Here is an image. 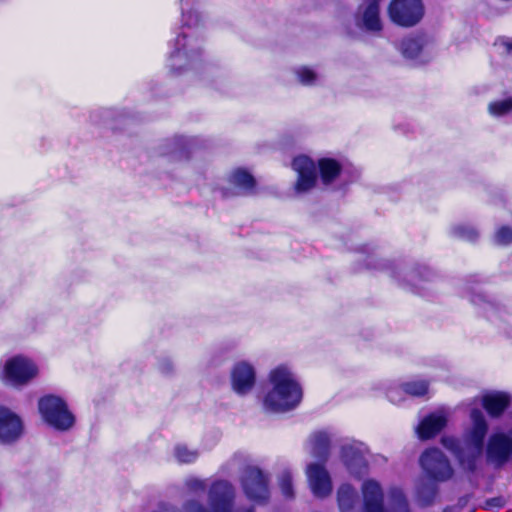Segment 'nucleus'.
Wrapping results in <instances>:
<instances>
[{
    "label": "nucleus",
    "mask_w": 512,
    "mask_h": 512,
    "mask_svg": "<svg viewBox=\"0 0 512 512\" xmlns=\"http://www.w3.org/2000/svg\"><path fill=\"white\" fill-rule=\"evenodd\" d=\"M471 427L465 432L462 441L453 437L442 438L443 446L451 451L466 470L475 468L476 460L482 455L483 441L488 424L482 411L473 409L470 413Z\"/></svg>",
    "instance_id": "obj_1"
},
{
    "label": "nucleus",
    "mask_w": 512,
    "mask_h": 512,
    "mask_svg": "<svg viewBox=\"0 0 512 512\" xmlns=\"http://www.w3.org/2000/svg\"><path fill=\"white\" fill-rule=\"evenodd\" d=\"M269 385L263 402L268 411L286 412L294 409L302 400V388L286 365H279L270 371Z\"/></svg>",
    "instance_id": "obj_2"
},
{
    "label": "nucleus",
    "mask_w": 512,
    "mask_h": 512,
    "mask_svg": "<svg viewBox=\"0 0 512 512\" xmlns=\"http://www.w3.org/2000/svg\"><path fill=\"white\" fill-rule=\"evenodd\" d=\"M41 419L58 431H67L74 426L75 417L66 401L60 396L48 394L38 400Z\"/></svg>",
    "instance_id": "obj_3"
},
{
    "label": "nucleus",
    "mask_w": 512,
    "mask_h": 512,
    "mask_svg": "<svg viewBox=\"0 0 512 512\" xmlns=\"http://www.w3.org/2000/svg\"><path fill=\"white\" fill-rule=\"evenodd\" d=\"M39 374L38 365L24 355H15L6 359L0 372L1 380L13 387H23Z\"/></svg>",
    "instance_id": "obj_4"
},
{
    "label": "nucleus",
    "mask_w": 512,
    "mask_h": 512,
    "mask_svg": "<svg viewBox=\"0 0 512 512\" xmlns=\"http://www.w3.org/2000/svg\"><path fill=\"white\" fill-rule=\"evenodd\" d=\"M390 20L402 27H412L424 16L421 0H392L388 6Z\"/></svg>",
    "instance_id": "obj_5"
},
{
    "label": "nucleus",
    "mask_w": 512,
    "mask_h": 512,
    "mask_svg": "<svg viewBox=\"0 0 512 512\" xmlns=\"http://www.w3.org/2000/svg\"><path fill=\"white\" fill-rule=\"evenodd\" d=\"M241 486L247 498L254 502L265 503L269 499V475L256 466L245 470L241 478Z\"/></svg>",
    "instance_id": "obj_6"
},
{
    "label": "nucleus",
    "mask_w": 512,
    "mask_h": 512,
    "mask_svg": "<svg viewBox=\"0 0 512 512\" xmlns=\"http://www.w3.org/2000/svg\"><path fill=\"white\" fill-rule=\"evenodd\" d=\"M400 54L416 64L428 63L434 56L433 45L424 35H412L403 38L397 46Z\"/></svg>",
    "instance_id": "obj_7"
},
{
    "label": "nucleus",
    "mask_w": 512,
    "mask_h": 512,
    "mask_svg": "<svg viewBox=\"0 0 512 512\" xmlns=\"http://www.w3.org/2000/svg\"><path fill=\"white\" fill-rule=\"evenodd\" d=\"M420 465L433 480L444 482L453 476V469L443 452L437 448L427 449L420 457Z\"/></svg>",
    "instance_id": "obj_8"
},
{
    "label": "nucleus",
    "mask_w": 512,
    "mask_h": 512,
    "mask_svg": "<svg viewBox=\"0 0 512 512\" xmlns=\"http://www.w3.org/2000/svg\"><path fill=\"white\" fill-rule=\"evenodd\" d=\"M201 55V47L195 39H187V35L177 37L175 48L169 57V67L181 70L197 61Z\"/></svg>",
    "instance_id": "obj_9"
},
{
    "label": "nucleus",
    "mask_w": 512,
    "mask_h": 512,
    "mask_svg": "<svg viewBox=\"0 0 512 512\" xmlns=\"http://www.w3.org/2000/svg\"><path fill=\"white\" fill-rule=\"evenodd\" d=\"M292 169L297 173L294 191L304 194L311 191L317 182V169L314 161L306 155H299L293 159Z\"/></svg>",
    "instance_id": "obj_10"
},
{
    "label": "nucleus",
    "mask_w": 512,
    "mask_h": 512,
    "mask_svg": "<svg viewBox=\"0 0 512 512\" xmlns=\"http://www.w3.org/2000/svg\"><path fill=\"white\" fill-rule=\"evenodd\" d=\"M367 452L366 446L360 442H350L342 446L341 460L351 475L361 477L367 473Z\"/></svg>",
    "instance_id": "obj_11"
},
{
    "label": "nucleus",
    "mask_w": 512,
    "mask_h": 512,
    "mask_svg": "<svg viewBox=\"0 0 512 512\" xmlns=\"http://www.w3.org/2000/svg\"><path fill=\"white\" fill-rule=\"evenodd\" d=\"M305 474L312 494L318 498H325L332 492V479L324 462H312L306 466Z\"/></svg>",
    "instance_id": "obj_12"
},
{
    "label": "nucleus",
    "mask_w": 512,
    "mask_h": 512,
    "mask_svg": "<svg viewBox=\"0 0 512 512\" xmlns=\"http://www.w3.org/2000/svg\"><path fill=\"white\" fill-rule=\"evenodd\" d=\"M232 390L240 396L249 394L256 384L255 367L247 361L234 364L230 372Z\"/></svg>",
    "instance_id": "obj_13"
},
{
    "label": "nucleus",
    "mask_w": 512,
    "mask_h": 512,
    "mask_svg": "<svg viewBox=\"0 0 512 512\" xmlns=\"http://www.w3.org/2000/svg\"><path fill=\"white\" fill-rule=\"evenodd\" d=\"M355 24L367 32L380 33L383 30V22L379 3L376 0H363L355 14Z\"/></svg>",
    "instance_id": "obj_14"
},
{
    "label": "nucleus",
    "mask_w": 512,
    "mask_h": 512,
    "mask_svg": "<svg viewBox=\"0 0 512 512\" xmlns=\"http://www.w3.org/2000/svg\"><path fill=\"white\" fill-rule=\"evenodd\" d=\"M24 432L21 418L10 409L0 406V442L11 444L17 441Z\"/></svg>",
    "instance_id": "obj_15"
},
{
    "label": "nucleus",
    "mask_w": 512,
    "mask_h": 512,
    "mask_svg": "<svg viewBox=\"0 0 512 512\" xmlns=\"http://www.w3.org/2000/svg\"><path fill=\"white\" fill-rule=\"evenodd\" d=\"M512 456V438L505 432H494L488 439L487 457L498 465L506 463Z\"/></svg>",
    "instance_id": "obj_16"
},
{
    "label": "nucleus",
    "mask_w": 512,
    "mask_h": 512,
    "mask_svg": "<svg viewBox=\"0 0 512 512\" xmlns=\"http://www.w3.org/2000/svg\"><path fill=\"white\" fill-rule=\"evenodd\" d=\"M363 512H381L384 507V491L375 479H366L361 485Z\"/></svg>",
    "instance_id": "obj_17"
},
{
    "label": "nucleus",
    "mask_w": 512,
    "mask_h": 512,
    "mask_svg": "<svg viewBox=\"0 0 512 512\" xmlns=\"http://www.w3.org/2000/svg\"><path fill=\"white\" fill-rule=\"evenodd\" d=\"M447 418L448 413L443 409L426 416L417 427L419 438L429 439L438 434L446 426Z\"/></svg>",
    "instance_id": "obj_18"
},
{
    "label": "nucleus",
    "mask_w": 512,
    "mask_h": 512,
    "mask_svg": "<svg viewBox=\"0 0 512 512\" xmlns=\"http://www.w3.org/2000/svg\"><path fill=\"white\" fill-rule=\"evenodd\" d=\"M331 435L327 431H316L307 441V450L311 456L325 462L328 459Z\"/></svg>",
    "instance_id": "obj_19"
},
{
    "label": "nucleus",
    "mask_w": 512,
    "mask_h": 512,
    "mask_svg": "<svg viewBox=\"0 0 512 512\" xmlns=\"http://www.w3.org/2000/svg\"><path fill=\"white\" fill-rule=\"evenodd\" d=\"M510 395L505 392H490L482 397V405L491 417H499L510 405Z\"/></svg>",
    "instance_id": "obj_20"
},
{
    "label": "nucleus",
    "mask_w": 512,
    "mask_h": 512,
    "mask_svg": "<svg viewBox=\"0 0 512 512\" xmlns=\"http://www.w3.org/2000/svg\"><path fill=\"white\" fill-rule=\"evenodd\" d=\"M204 0H180L182 21L187 27H197L203 21L200 8Z\"/></svg>",
    "instance_id": "obj_21"
},
{
    "label": "nucleus",
    "mask_w": 512,
    "mask_h": 512,
    "mask_svg": "<svg viewBox=\"0 0 512 512\" xmlns=\"http://www.w3.org/2000/svg\"><path fill=\"white\" fill-rule=\"evenodd\" d=\"M381 512H412L409 501L401 488L392 487L388 491V506Z\"/></svg>",
    "instance_id": "obj_22"
},
{
    "label": "nucleus",
    "mask_w": 512,
    "mask_h": 512,
    "mask_svg": "<svg viewBox=\"0 0 512 512\" xmlns=\"http://www.w3.org/2000/svg\"><path fill=\"white\" fill-rule=\"evenodd\" d=\"M229 182L237 190L236 193H251L255 187V179L245 170L237 169L229 176Z\"/></svg>",
    "instance_id": "obj_23"
},
{
    "label": "nucleus",
    "mask_w": 512,
    "mask_h": 512,
    "mask_svg": "<svg viewBox=\"0 0 512 512\" xmlns=\"http://www.w3.org/2000/svg\"><path fill=\"white\" fill-rule=\"evenodd\" d=\"M318 169L321 181L325 185H328L332 183L340 174L341 165L335 159L322 158L318 161Z\"/></svg>",
    "instance_id": "obj_24"
},
{
    "label": "nucleus",
    "mask_w": 512,
    "mask_h": 512,
    "mask_svg": "<svg viewBox=\"0 0 512 512\" xmlns=\"http://www.w3.org/2000/svg\"><path fill=\"white\" fill-rule=\"evenodd\" d=\"M278 487L286 499L295 497L294 475L289 468L283 469L277 477Z\"/></svg>",
    "instance_id": "obj_25"
},
{
    "label": "nucleus",
    "mask_w": 512,
    "mask_h": 512,
    "mask_svg": "<svg viewBox=\"0 0 512 512\" xmlns=\"http://www.w3.org/2000/svg\"><path fill=\"white\" fill-rule=\"evenodd\" d=\"M200 453L197 449L190 448L186 444H177L174 447V457L182 464H190L195 462Z\"/></svg>",
    "instance_id": "obj_26"
},
{
    "label": "nucleus",
    "mask_w": 512,
    "mask_h": 512,
    "mask_svg": "<svg viewBox=\"0 0 512 512\" xmlns=\"http://www.w3.org/2000/svg\"><path fill=\"white\" fill-rule=\"evenodd\" d=\"M295 75L299 83L305 86H314L319 83L321 75L314 69L301 66L295 69Z\"/></svg>",
    "instance_id": "obj_27"
},
{
    "label": "nucleus",
    "mask_w": 512,
    "mask_h": 512,
    "mask_svg": "<svg viewBox=\"0 0 512 512\" xmlns=\"http://www.w3.org/2000/svg\"><path fill=\"white\" fill-rule=\"evenodd\" d=\"M489 113L494 117H501L512 112V98L493 101L488 106Z\"/></svg>",
    "instance_id": "obj_28"
},
{
    "label": "nucleus",
    "mask_w": 512,
    "mask_h": 512,
    "mask_svg": "<svg viewBox=\"0 0 512 512\" xmlns=\"http://www.w3.org/2000/svg\"><path fill=\"white\" fill-rule=\"evenodd\" d=\"M436 495V487L433 484L421 483L416 488V499L423 505H429Z\"/></svg>",
    "instance_id": "obj_29"
},
{
    "label": "nucleus",
    "mask_w": 512,
    "mask_h": 512,
    "mask_svg": "<svg viewBox=\"0 0 512 512\" xmlns=\"http://www.w3.org/2000/svg\"><path fill=\"white\" fill-rule=\"evenodd\" d=\"M451 233L453 236L467 241H474L478 237L477 230L474 227L466 224H459L453 226L451 228Z\"/></svg>",
    "instance_id": "obj_30"
},
{
    "label": "nucleus",
    "mask_w": 512,
    "mask_h": 512,
    "mask_svg": "<svg viewBox=\"0 0 512 512\" xmlns=\"http://www.w3.org/2000/svg\"><path fill=\"white\" fill-rule=\"evenodd\" d=\"M403 390L412 396H423L428 391V383L423 380L407 382L403 385Z\"/></svg>",
    "instance_id": "obj_31"
},
{
    "label": "nucleus",
    "mask_w": 512,
    "mask_h": 512,
    "mask_svg": "<svg viewBox=\"0 0 512 512\" xmlns=\"http://www.w3.org/2000/svg\"><path fill=\"white\" fill-rule=\"evenodd\" d=\"M184 485L187 491L193 494L202 493L207 488L206 481L196 477L188 478Z\"/></svg>",
    "instance_id": "obj_32"
},
{
    "label": "nucleus",
    "mask_w": 512,
    "mask_h": 512,
    "mask_svg": "<svg viewBox=\"0 0 512 512\" xmlns=\"http://www.w3.org/2000/svg\"><path fill=\"white\" fill-rule=\"evenodd\" d=\"M495 242L498 245H508L512 242V229L501 227L495 234Z\"/></svg>",
    "instance_id": "obj_33"
},
{
    "label": "nucleus",
    "mask_w": 512,
    "mask_h": 512,
    "mask_svg": "<svg viewBox=\"0 0 512 512\" xmlns=\"http://www.w3.org/2000/svg\"><path fill=\"white\" fill-rule=\"evenodd\" d=\"M402 275H403V280L407 281L411 285L416 286L418 284L417 276H416V273L414 271H410V272L400 271V272H397V276L400 277Z\"/></svg>",
    "instance_id": "obj_34"
},
{
    "label": "nucleus",
    "mask_w": 512,
    "mask_h": 512,
    "mask_svg": "<svg viewBox=\"0 0 512 512\" xmlns=\"http://www.w3.org/2000/svg\"><path fill=\"white\" fill-rule=\"evenodd\" d=\"M159 369L163 374H169L173 371L174 365L170 359H163L159 363Z\"/></svg>",
    "instance_id": "obj_35"
},
{
    "label": "nucleus",
    "mask_w": 512,
    "mask_h": 512,
    "mask_svg": "<svg viewBox=\"0 0 512 512\" xmlns=\"http://www.w3.org/2000/svg\"><path fill=\"white\" fill-rule=\"evenodd\" d=\"M497 45L504 52H507V53L512 52V40H510V39H501L498 41Z\"/></svg>",
    "instance_id": "obj_36"
},
{
    "label": "nucleus",
    "mask_w": 512,
    "mask_h": 512,
    "mask_svg": "<svg viewBox=\"0 0 512 512\" xmlns=\"http://www.w3.org/2000/svg\"><path fill=\"white\" fill-rule=\"evenodd\" d=\"M395 394H396V391L394 390H391L389 393H388V397L390 399L391 402H397V399L395 397Z\"/></svg>",
    "instance_id": "obj_37"
},
{
    "label": "nucleus",
    "mask_w": 512,
    "mask_h": 512,
    "mask_svg": "<svg viewBox=\"0 0 512 512\" xmlns=\"http://www.w3.org/2000/svg\"><path fill=\"white\" fill-rule=\"evenodd\" d=\"M373 257H370V262L368 263V266H371L372 265V261H373Z\"/></svg>",
    "instance_id": "obj_38"
},
{
    "label": "nucleus",
    "mask_w": 512,
    "mask_h": 512,
    "mask_svg": "<svg viewBox=\"0 0 512 512\" xmlns=\"http://www.w3.org/2000/svg\"><path fill=\"white\" fill-rule=\"evenodd\" d=\"M472 302L478 304L479 302L476 299H472Z\"/></svg>",
    "instance_id": "obj_39"
}]
</instances>
